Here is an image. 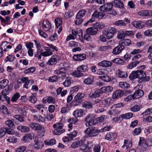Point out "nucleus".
<instances>
[{
  "mask_svg": "<svg viewBox=\"0 0 152 152\" xmlns=\"http://www.w3.org/2000/svg\"><path fill=\"white\" fill-rule=\"evenodd\" d=\"M111 47L109 45L99 47L98 48V50L99 51H105L111 48Z\"/></svg>",
  "mask_w": 152,
  "mask_h": 152,
  "instance_id": "4c0bfd02",
  "label": "nucleus"
},
{
  "mask_svg": "<svg viewBox=\"0 0 152 152\" xmlns=\"http://www.w3.org/2000/svg\"><path fill=\"white\" fill-rule=\"evenodd\" d=\"M8 142L12 143H16L18 142V139L17 138L13 136L9 137V138L7 139Z\"/></svg>",
  "mask_w": 152,
  "mask_h": 152,
  "instance_id": "a18cd8bd",
  "label": "nucleus"
},
{
  "mask_svg": "<svg viewBox=\"0 0 152 152\" xmlns=\"http://www.w3.org/2000/svg\"><path fill=\"white\" fill-rule=\"evenodd\" d=\"M113 4L114 5L118 8H123L124 7V5L122 1L121 0H115L113 1Z\"/></svg>",
  "mask_w": 152,
  "mask_h": 152,
  "instance_id": "bb28decb",
  "label": "nucleus"
},
{
  "mask_svg": "<svg viewBox=\"0 0 152 152\" xmlns=\"http://www.w3.org/2000/svg\"><path fill=\"white\" fill-rule=\"evenodd\" d=\"M119 42L121 45L126 46H129L131 45V42L130 39H124L121 40Z\"/></svg>",
  "mask_w": 152,
  "mask_h": 152,
  "instance_id": "7c9ffc66",
  "label": "nucleus"
},
{
  "mask_svg": "<svg viewBox=\"0 0 152 152\" xmlns=\"http://www.w3.org/2000/svg\"><path fill=\"white\" fill-rule=\"evenodd\" d=\"M33 117L34 119L38 122H43L45 121V119L40 115L37 116L35 115H34Z\"/></svg>",
  "mask_w": 152,
  "mask_h": 152,
  "instance_id": "79ce46f5",
  "label": "nucleus"
},
{
  "mask_svg": "<svg viewBox=\"0 0 152 152\" xmlns=\"http://www.w3.org/2000/svg\"><path fill=\"white\" fill-rule=\"evenodd\" d=\"M83 93H78L75 97L74 99L72 102V106H77L83 102V99L84 97Z\"/></svg>",
  "mask_w": 152,
  "mask_h": 152,
  "instance_id": "f03ea898",
  "label": "nucleus"
},
{
  "mask_svg": "<svg viewBox=\"0 0 152 152\" xmlns=\"http://www.w3.org/2000/svg\"><path fill=\"white\" fill-rule=\"evenodd\" d=\"M18 110L20 113L23 115H26V111L23 107H19Z\"/></svg>",
  "mask_w": 152,
  "mask_h": 152,
  "instance_id": "0e129e2a",
  "label": "nucleus"
},
{
  "mask_svg": "<svg viewBox=\"0 0 152 152\" xmlns=\"http://www.w3.org/2000/svg\"><path fill=\"white\" fill-rule=\"evenodd\" d=\"M82 106L83 107L86 109H90L93 107V105L91 103L88 102H85L82 104Z\"/></svg>",
  "mask_w": 152,
  "mask_h": 152,
  "instance_id": "58836bf2",
  "label": "nucleus"
},
{
  "mask_svg": "<svg viewBox=\"0 0 152 152\" xmlns=\"http://www.w3.org/2000/svg\"><path fill=\"white\" fill-rule=\"evenodd\" d=\"M99 78L102 79L105 82H108L111 80V78L109 76H103L99 77Z\"/></svg>",
  "mask_w": 152,
  "mask_h": 152,
  "instance_id": "4d7b16f0",
  "label": "nucleus"
},
{
  "mask_svg": "<svg viewBox=\"0 0 152 152\" xmlns=\"http://www.w3.org/2000/svg\"><path fill=\"white\" fill-rule=\"evenodd\" d=\"M140 63L139 61H133L128 64L127 67L129 69H132L135 67L138 64Z\"/></svg>",
  "mask_w": 152,
  "mask_h": 152,
  "instance_id": "2f4dec72",
  "label": "nucleus"
},
{
  "mask_svg": "<svg viewBox=\"0 0 152 152\" xmlns=\"http://www.w3.org/2000/svg\"><path fill=\"white\" fill-rule=\"evenodd\" d=\"M6 100L8 104H9L10 102V98L7 96L0 95V100L4 101Z\"/></svg>",
  "mask_w": 152,
  "mask_h": 152,
  "instance_id": "6e6d98bb",
  "label": "nucleus"
},
{
  "mask_svg": "<svg viewBox=\"0 0 152 152\" xmlns=\"http://www.w3.org/2000/svg\"><path fill=\"white\" fill-rule=\"evenodd\" d=\"M100 120V118H97V119H94L92 117L88 116L85 118V121H86V126H91L95 125L96 123H98L97 121Z\"/></svg>",
  "mask_w": 152,
  "mask_h": 152,
  "instance_id": "39448f33",
  "label": "nucleus"
},
{
  "mask_svg": "<svg viewBox=\"0 0 152 152\" xmlns=\"http://www.w3.org/2000/svg\"><path fill=\"white\" fill-rule=\"evenodd\" d=\"M76 20L75 21V24L76 25H79L81 24L83 22L82 18L76 15Z\"/></svg>",
  "mask_w": 152,
  "mask_h": 152,
  "instance_id": "603ef678",
  "label": "nucleus"
},
{
  "mask_svg": "<svg viewBox=\"0 0 152 152\" xmlns=\"http://www.w3.org/2000/svg\"><path fill=\"white\" fill-rule=\"evenodd\" d=\"M145 74L142 75V77L138 80V82L140 83H145L148 81L150 80V77L149 76H145Z\"/></svg>",
  "mask_w": 152,
  "mask_h": 152,
  "instance_id": "a878e982",
  "label": "nucleus"
},
{
  "mask_svg": "<svg viewBox=\"0 0 152 152\" xmlns=\"http://www.w3.org/2000/svg\"><path fill=\"white\" fill-rule=\"evenodd\" d=\"M137 13L141 17H150L152 16V11L151 10H142L138 12Z\"/></svg>",
  "mask_w": 152,
  "mask_h": 152,
  "instance_id": "1a4fd4ad",
  "label": "nucleus"
},
{
  "mask_svg": "<svg viewBox=\"0 0 152 152\" xmlns=\"http://www.w3.org/2000/svg\"><path fill=\"white\" fill-rule=\"evenodd\" d=\"M119 87L122 88H128L129 85L128 83L125 82H120L119 83Z\"/></svg>",
  "mask_w": 152,
  "mask_h": 152,
  "instance_id": "e433bc0d",
  "label": "nucleus"
},
{
  "mask_svg": "<svg viewBox=\"0 0 152 152\" xmlns=\"http://www.w3.org/2000/svg\"><path fill=\"white\" fill-rule=\"evenodd\" d=\"M18 129L22 132H27L29 131V128L28 127L25 126H18L17 127Z\"/></svg>",
  "mask_w": 152,
  "mask_h": 152,
  "instance_id": "72a5a7b5",
  "label": "nucleus"
},
{
  "mask_svg": "<svg viewBox=\"0 0 152 152\" xmlns=\"http://www.w3.org/2000/svg\"><path fill=\"white\" fill-rule=\"evenodd\" d=\"M145 74V72L141 70L133 71L129 76V78L131 80L137 78H140L142 75Z\"/></svg>",
  "mask_w": 152,
  "mask_h": 152,
  "instance_id": "20e7f679",
  "label": "nucleus"
},
{
  "mask_svg": "<svg viewBox=\"0 0 152 152\" xmlns=\"http://www.w3.org/2000/svg\"><path fill=\"white\" fill-rule=\"evenodd\" d=\"M113 3H106L101 6L99 8L100 11L103 12H109L113 7Z\"/></svg>",
  "mask_w": 152,
  "mask_h": 152,
  "instance_id": "423d86ee",
  "label": "nucleus"
},
{
  "mask_svg": "<svg viewBox=\"0 0 152 152\" xmlns=\"http://www.w3.org/2000/svg\"><path fill=\"white\" fill-rule=\"evenodd\" d=\"M29 126L33 129L35 130H40L41 128V125L35 123L31 122L29 124Z\"/></svg>",
  "mask_w": 152,
  "mask_h": 152,
  "instance_id": "b1692460",
  "label": "nucleus"
},
{
  "mask_svg": "<svg viewBox=\"0 0 152 152\" xmlns=\"http://www.w3.org/2000/svg\"><path fill=\"white\" fill-rule=\"evenodd\" d=\"M132 24L135 27L139 29L142 28L144 26L142 22L140 21H134L132 23Z\"/></svg>",
  "mask_w": 152,
  "mask_h": 152,
  "instance_id": "aec40b11",
  "label": "nucleus"
},
{
  "mask_svg": "<svg viewBox=\"0 0 152 152\" xmlns=\"http://www.w3.org/2000/svg\"><path fill=\"white\" fill-rule=\"evenodd\" d=\"M78 43L77 42L72 41L69 42V47L72 48L77 47L78 46Z\"/></svg>",
  "mask_w": 152,
  "mask_h": 152,
  "instance_id": "680f3d73",
  "label": "nucleus"
},
{
  "mask_svg": "<svg viewBox=\"0 0 152 152\" xmlns=\"http://www.w3.org/2000/svg\"><path fill=\"white\" fill-rule=\"evenodd\" d=\"M105 15V14L103 12H98L96 11H95L92 14V16L100 19H102Z\"/></svg>",
  "mask_w": 152,
  "mask_h": 152,
  "instance_id": "2eb2a0df",
  "label": "nucleus"
},
{
  "mask_svg": "<svg viewBox=\"0 0 152 152\" xmlns=\"http://www.w3.org/2000/svg\"><path fill=\"white\" fill-rule=\"evenodd\" d=\"M77 132L76 131H74L70 134H67V135L70 139V140H72L77 135Z\"/></svg>",
  "mask_w": 152,
  "mask_h": 152,
  "instance_id": "37998d69",
  "label": "nucleus"
},
{
  "mask_svg": "<svg viewBox=\"0 0 152 152\" xmlns=\"http://www.w3.org/2000/svg\"><path fill=\"white\" fill-rule=\"evenodd\" d=\"M15 58V57L14 56L12 55H10L7 57L5 59V61L6 62L8 61H12L14 60Z\"/></svg>",
  "mask_w": 152,
  "mask_h": 152,
  "instance_id": "338daca9",
  "label": "nucleus"
},
{
  "mask_svg": "<svg viewBox=\"0 0 152 152\" xmlns=\"http://www.w3.org/2000/svg\"><path fill=\"white\" fill-rule=\"evenodd\" d=\"M115 24L117 26H125L126 24L124 20H118L115 22Z\"/></svg>",
  "mask_w": 152,
  "mask_h": 152,
  "instance_id": "5fc2aeb1",
  "label": "nucleus"
},
{
  "mask_svg": "<svg viewBox=\"0 0 152 152\" xmlns=\"http://www.w3.org/2000/svg\"><path fill=\"white\" fill-rule=\"evenodd\" d=\"M60 59V57L58 56L53 55L47 62V64L49 65L55 64Z\"/></svg>",
  "mask_w": 152,
  "mask_h": 152,
  "instance_id": "6e6552de",
  "label": "nucleus"
},
{
  "mask_svg": "<svg viewBox=\"0 0 152 152\" xmlns=\"http://www.w3.org/2000/svg\"><path fill=\"white\" fill-rule=\"evenodd\" d=\"M116 76L120 78H126L127 77V73L125 72L120 71L119 69L117 71L116 74Z\"/></svg>",
  "mask_w": 152,
  "mask_h": 152,
  "instance_id": "5701e85b",
  "label": "nucleus"
},
{
  "mask_svg": "<svg viewBox=\"0 0 152 152\" xmlns=\"http://www.w3.org/2000/svg\"><path fill=\"white\" fill-rule=\"evenodd\" d=\"M44 142L46 145H52L55 144L56 140L54 139H51L48 141L45 140Z\"/></svg>",
  "mask_w": 152,
  "mask_h": 152,
  "instance_id": "864d4df0",
  "label": "nucleus"
},
{
  "mask_svg": "<svg viewBox=\"0 0 152 152\" xmlns=\"http://www.w3.org/2000/svg\"><path fill=\"white\" fill-rule=\"evenodd\" d=\"M42 24V28L43 30L45 31H48L51 28L50 23L47 20H44Z\"/></svg>",
  "mask_w": 152,
  "mask_h": 152,
  "instance_id": "f8f14e48",
  "label": "nucleus"
},
{
  "mask_svg": "<svg viewBox=\"0 0 152 152\" xmlns=\"http://www.w3.org/2000/svg\"><path fill=\"white\" fill-rule=\"evenodd\" d=\"M101 103L102 106L104 107H107L112 104L113 101L110 98H108L102 100Z\"/></svg>",
  "mask_w": 152,
  "mask_h": 152,
  "instance_id": "9b49d317",
  "label": "nucleus"
},
{
  "mask_svg": "<svg viewBox=\"0 0 152 152\" xmlns=\"http://www.w3.org/2000/svg\"><path fill=\"white\" fill-rule=\"evenodd\" d=\"M55 22L56 26L58 28L62 24V20L61 18H57L55 19Z\"/></svg>",
  "mask_w": 152,
  "mask_h": 152,
  "instance_id": "3c124183",
  "label": "nucleus"
},
{
  "mask_svg": "<svg viewBox=\"0 0 152 152\" xmlns=\"http://www.w3.org/2000/svg\"><path fill=\"white\" fill-rule=\"evenodd\" d=\"M34 142L36 146H34V148L36 150L40 149L42 148L44 145L43 142L39 140L37 137H35L34 139Z\"/></svg>",
  "mask_w": 152,
  "mask_h": 152,
  "instance_id": "ddd939ff",
  "label": "nucleus"
},
{
  "mask_svg": "<svg viewBox=\"0 0 152 152\" xmlns=\"http://www.w3.org/2000/svg\"><path fill=\"white\" fill-rule=\"evenodd\" d=\"M72 75L74 77H80L83 76L84 75L83 73L77 70V71H75L73 72H72Z\"/></svg>",
  "mask_w": 152,
  "mask_h": 152,
  "instance_id": "f704fd0d",
  "label": "nucleus"
},
{
  "mask_svg": "<svg viewBox=\"0 0 152 152\" xmlns=\"http://www.w3.org/2000/svg\"><path fill=\"white\" fill-rule=\"evenodd\" d=\"M133 115L132 113H128L121 115V118L124 119H129L131 118Z\"/></svg>",
  "mask_w": 152,
  "mask_h": 152,
  "instance_id": "ea45409f",
  "label": "nucleus"
},
{
  "mask_svg": "<svg viewBox=\"0 0 152 152\" xmlns=\"http://www.w3.org/2000/svg\"><path fill=\"white\" fill-rule=\"evenodd\" d=\"M20 96L19 94L16 93L12 96L11 99V101L13 102H15L18 99Z\"/></svg>",
  "mask_w": 152,
  "mask_h": 152,
  "instance_id": "e2e57ef3",
  "label": "nucleus"
},
{
  "mask_svg": "<svg viewBox=\"0 0 152 152\" xmlns=\"http://www.w3.org/2000/svg\"><path fill=\"white\" fill-rule=\"evenodd\" d=\"M141 107V105H136L132 107L130 110L132 112H136L139 111Z\"/></svg>",
  "mask_w": 152,
  "mask_h": 152,
  "instance_id": "c03bdc74",
  "label": "nucleus"
},
{
  "mask_svg": "<svg viewBox=\"0 0 152 152\" xmlns=\"http://www.w3.org/2000/svg\"><path fill=\"white\" fill-rule=\"evenodd\" d=\"M83 144V141L81 140L73 142L71 145V147L73 148H75L79 146H82Z\"/></svg>",
  "mask_w": 152,
  "mask_h": 152,
  "instance_id": "393cba45",
  "label": "nucleus"
},
{
  "mask_svg": "<svg viewBox=\"0 0 152 152\" xmlns=\"http://www.w3.org/2000/svg\"><path fill=\"white\" fill-rule=\"evenodd\" d=\"M116 134L111 132L107 134L105 137V139L109 141L114 140Z\"/></svg>",
  "mask_w": 152,
  "mask_h": 152,
  "instance_id": "c85d7f7f",
  "label": "nucleus"
},
{
  "mask_svg": "<svg viewBox=\"0 0 152 152\" xmlns=\"http://www.w3.org/2000/svg\"><path fill=\"white\" fill-rule=\"evenodd\" d=\"M100 94L99 91L95 92L94 93H90L89 95V96L92 98H95L99 96Z\"/></svg>",
  "mask_w": 152,
  "mask_h": 152,
  "instance_id": "052dcab7",
  "label": "nucleus"
},
{
  "mask_svg": "<svg viewBox=\"0 0 152 152\" xmlns=\"http://www.w3.org/2000/svg\"><path fill=\"white\" fill-rule=\"evenodd\" d=\"M124 48V46L120 44L113 49L112 53L114 55H118L122 52Z\"/></svg>",
  "mask_w": 152,
  "mask_h": 152,
  "instance_id": "9d476101",
  "label": "nucleus"
},
{
  "mask_svg": "<svg viewBox=\"0 0 152 152\" xmlns=\"http://www.w3.org/2000/svg\"><path fill=\"white\" fill-rule=\"evenodd\" d=\"M66 71L67 70L65 68L63 67L55 70L54 73L56 74L59 75L61 74H65Z\"/></svg>",
  "mask_w": 152,
  "mask_h": 152,
  "instance_id": "c756f323",
  "label": "nucleus"
},
{
  "mask_svg": "<svg viewBox=\"0 0 152 152\" xmlns=\"http://www.w3.org/2000/svg\"><path fill=\"white\" fill-rule=\"evenodd\" d=\"M41 52V54L43 56L46 57L49 56L53 54V53L52 51H47L42 52V51H40Z\"/></svg>",
  "mask_w": 152,
  "mask_h": 152,
  "instance_id": "09e8293b",
  "label": "nucleus"
},
{
  "mask_svg": "<svg viewBox=\"0 0 152 152\" xmlns=\"http://www.w3.org/2000/svg\"><path fill=\"white\" fill-rule=\"evenodd\" d=\"M86 134L89 137H94L97 136L99 131L96 129L95 127H92L87 128L85 131Z\"/></svg>",
  "mask_w": 152,
  "mask_h": 152,
  "instance_id": "7ed1b4c3",
  "label": "nucleus"
},
{
  "mask_svg": "<svg viewBox=\"0 0 152 152\" xmlns=\"http://www.w3.org/2000/svg\"><path fill=\"white\" fill-rule=\"evenodd\" d=\"M146 145V142L145 141L143 137H140L138 145L141 147H144Z\"/></svg>",
  "mask_w": 152,
  "mask_h": 152,
  "instance_id": "13d9d810",
  "label": "nucleus"
},
{
  "mask_svg": "<svg viewBox=\"0 0 152 152\" xmlns=\"http://www.w3.org/2000/svg\"><path fill=\"white\" fill-rule=\"evenodd\" d=\"M120 112L118 108H115V109L109 111L108 113L111 115H115L119 114Z\"/></svg>",
  "mask_w": 152,
  "mask_h": 152,
  "instance_id": "de8ad7c7",
  "label": "nucleus"
},
{
  "mask_svg": "<svg viewBox=\"0 0 152 152\" xmlns=\"http://www.w3.org/2000/svg\"><path fill=\"white\" fill-rule=\"evenodd\" d=\"M63 124L61 123H56L54 124L53 127L55 129L53 131V134L55 135H60L64 132L63 128Z\"/></svg>",
  "mask_w": 152,
  "mask_h": 152,
  "instance_id": "f257e3e1",
  "label": "nucleus"
},
{
  "mask_svg": "<svg viewBox=\"0 0 152 152\" xmlns=\"http://www.w3.org/2000/svg\"><path fill=\"white\" fill-rule=\"evenodd\" d=\"M98 31V29L94 27L88 28L86 30V33L91 35L96 34Z\"/></svg>",
  "mask_w": 152,
  "mask_h": 152,
  "instance_id": "4be33fe9",
  "label": "nucleus"
},
{
  "mask_svg": "<svg viewBox=\"0 0 152 152\" xmlns=\"http://www.w3.org/2000/svg\"><path fill=\"white\" fill-rule=\"evenodd\" d=\"M141 129L140 127L136 128L132 132V134L134 135H139L141 132Z\"/></svg>",
  "mask_w": 152,
  "mask_h": 152,
  "instance_id": "bf43d9fd",
  "label": "nucleus"
},
{
  "mask_svg": "<svg viewBox=\"0 0 152 152\" xmlns=\"http://www.w3.org/2000/svg\"><path fill=\"white\" fill-rule=\"evenodd\" d=\"M86 58V55L85 54L75 55L73 57L74 60L77 61H81Z\"/></svg>",
  "mask_w": 152,
  "mask_h": 152,
  "instance_id": "4468645a",
  "label": "nucleus"
},
{
  "mask_svg": "<svg viewBox=\"0 0 152 152\" xmlns=\"http://www.w3.org/2000/svg\"><path fill=\"white\" fill-rule=\"evenodd\" d=\"M152 113V108H148L142 113L143 115H146Z\"/></svg>",
  "mask_w": 152,
  "mask_h": 152,
  "instance_id": "69168bd1",
  "label": "nucleus"
},
{
  "mask_svg": "<svg viewBox=\"0 0 152 152\" xmlns=\"http://www.w3.org/2000/svg\"><path fill=\"white\" fill-rule=\"evenodd\" d=\"M116 32V29L114 27H109L107 32L106 37L107 39L112 38L115 33Z\"/></svg>",
  "mask_w": 152,
  "mask_h": 152,
  "instance_id": "0eeeda50",
  "label": "nucleus"
},
{
  "mask_svg": "<svg viewBox=\"0 0 152 152\" xmlns=\"http://www.w3.org/2000/svg\"><path fill=\"white\" fill-rule=\"evenodd\" d=\"M26 150V147L24 146H21L18 148L15 152H24Z\"/></svg>",
  "mask_w": 152,
  "mask_h": 152,
  "instance_id": "774afa93",
  "label": "nucleus"
},
{
  "mask_svg": "<svg viewBox=\"0 0 152 152\" xmlns=\"http://www.w3.org/2000/svg\"><path fill=\"white\" fill-rule=\"evenodd\" d=\"M93 77H88L85 79L84 82L86 84L90 85L93 82Z\"/></svg>",
  "mask_w": 152,
  "mask_h": 152,
  "instance_id": "8fccbe9b",
  "label": "nucleus"
},
{
  "mask_svg": "<svg viewBox=\"0 0 152 152\" xmlns=\"http://www.w3.org/2000/svg\"><path fill=\"white\" fill-rule=\"evenodd\" d=\"M144 94V92L141 89L136 90L133 94L134 99H139Z\"/></svg>",
  "mask_w": 152,
  "mask_h": 152,
  "instance_id": "f3484780",
  "label": "nucleus"
},
{
  "mask_svg": "<svg viewBox=\"0 0 152 152\" xmlns=\"http://www.w3.org/2000/svg\"><path fill=\"white\" fill-rule=\"evenodd\" d=\"M12 89V88L11 86L8 85L6 88L2 90L1 94L3 95L7 96V95L9 94Z\"/></svg>",
  "mask_w": 152,
  "mask_h": 152,
  "instance_id": "cd10ccee",
  "label": "nucleus"
},
{
  "mask_svg": "<svg viewBox=\"0 0 152 152\" xmlns=\"http://www.w3.org/2000/svg\"><path fill=\"white\" fill-rule=\"evenodd\" d=\"M77 70L81 72H84L88 70L87 66L85 65H82L78 66L77 68Z\"/></svg>",
  "mask_w": 152,
  "mask_h": 152,
  "instance_id": "c9c22d12",
  "label": "nucleus"
},
{
  "mask_svg": "<svg viewBox=\"0 0 152 152\" xmlns=\"http://www.w3.org/2000/svg\"><path fill=\"white\" fill-rule=\"evenodd\" d=\"M86 11L84 9L82 10L77 12L76 15L82 18L86 14Z\"/></svg>",
  "mask_w": 152,
  "mask_h": 152,
  "instance_id": "49530a36",
  "label": "nucleus"
},
{
  "mask_svg": "<svg viewBox=\"0 0 152 152\" xmlns=\"http://www.w3.org/2000/svg\"><path fill=\"white\" fill-rule=\"evenodd\" d=\"M9 43L6 41L3 42L1 45V49L3 51H8L7 49H11L12 48L11 46L7 45Z\"/></svg>",
  "mask_w": 152,
  "mask_h": 152,
  "instance_id": "a211bd4d",
  "label": "nucleus"
},
{
  "mask_svg": "<svg viewBox=\"0 0 152 152\" xmlns=\"http://www.w3.org/2000/svg\"><path fill=\"white\" fill-rule=\"evenodd\" d=\"M86 112L84 110L80 109L75 110L73 113V115L75 117H81L86 114Z\"/></svg>",
  "mask_w": 152,
  "mask_h": 152,
  "instance_id": "dca6fc26",
  "label": "nucleus"
},
{
  "mask_svg": "<svg viewBox=\"0 0 152 152\" xmlns=\"http://www.w3.org/2000/svg\"><path fill=\"white\" fill-rule=\"evenodd\" d=\"M112 64V63L111 62L107 60H103L98 63V65L103 67H110Z\"/></svg>",
  "mask_w": 152,
  "mask_h": 152,
  "instance_id": "6ab92c4d",
  "label": "nucleus"
},
{
  "mask_svg": "<svg viewBox=\"0 0 152 152\" xmlns=\"http://www.w3.org/2000/svg\"><path fill=\"white\" fill-rule=\"evenodd\" d=\"M94 26L96 28L102 29L104 27V24L101 22H97L94 24Z\"/></svg>",
  "mask_w": 152,
  "mask_h": 152,
  "instance_id": "a19ab883",
  "label": "nucleus"
},
{
  "mask_svg": "<svg viewBox=\"0 0 152 152\" xmlns=\"http://www.w3.org/2000/svg\"><path fill=\"white\" fill-rule=\"evenodd\" d=\"M124 93L122 91L117 90L114 92L113 94V99H117L123 96Z\"/></svg>",
  "mask_w": 152,
  "mask_h": 152,
  "instance_id": "412c9836",
  "label": "nucleus"
},
{
  "mask_svg": "<svg viewBox=\"0 0 152 152\" xmlns=\"http://www.w3.org/2000/svg\"><path fill=\"white\" fill-rule=\"evenodd\" d=\"M9 83L8 80L4 79L0 82V89H4L6 87Z\"/></svg>",
  "mask_w": 152,
  "mask_h": 152,
  "instance_id": "473e14b6",
  "label": "nucleus"
}]
</instances>
